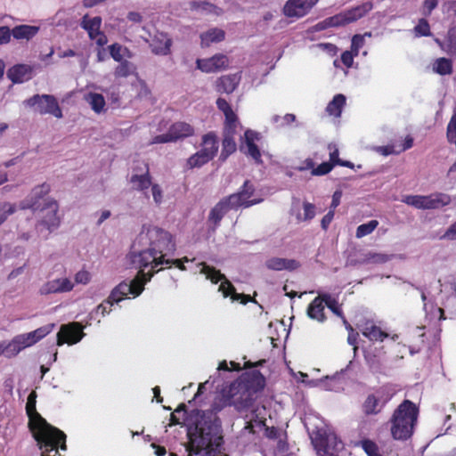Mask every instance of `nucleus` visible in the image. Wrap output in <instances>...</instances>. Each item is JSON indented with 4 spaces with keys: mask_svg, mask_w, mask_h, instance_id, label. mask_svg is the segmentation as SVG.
Instances as JSON below:
<instances>
[{
    "mask_svg": "<svg viewBox=\"0 0 456 456\" xmlns=\"http://www.w3.org/2000/svg\"><path fill=\"white\" fill-rule=\"evenodd\" d=\"M255 192V187L254 185L248 181H245L242 187L240 188V191L236 193H232V195L239 197V203L240 206L242 208H248L253 205L258 204L262 202V199H254L250 200V198L254 195Z\"/></svg>",
    "mask_w": 456,
    "mask_h": 456,
    "instance_id": "obj_20",
    "label": "nucleus"
},
{
    "mask_svg": "<svg viewBox=\"0 0 456 456\" xmlns=\"http://www.w3.org/2000/svg\"><path fill=\"white\" fill-rule=\"evenodd\" d=\"M188 455H198L202 452L208 456H220L224 451L222 422L216 413L203 411L188 430Z\"/></svg>",
    "mask_w": 456,
    "mask_h": 456,
    "instance_id": "obj_2",
    "label": "nucleus"
},
{
    "mask_svg": "<svg viewBox=\"0 0 456 456\" xmlns=\"http://www.w3.org/2000/svg\"><path fill=\"white\" fill-rule=\"evenodd\" d=\"M59 206L56 200H49L45 203L41 208L42 217L37 224V232L42 233L45 229L48 233L53 232L59 228L61 224V218L57 215Z\"/></svg>",
    "mask_w": 456,
    "mask_h": 456,
    "instance_id": "obj_10",
    "label": "nucleus"
},
{
    "mask_svg": "<svg viewBox=\"0 0 456 456\" xmlns=\"http://www.w3.org/2000/svg\"><path fill=\"white\" fill-rule=\"evenodd\" d=\"M324 300H322V295L315 297L312 303L308 305L307 315L313 320H316L320 322H324Z\"/></svg>",
    "mask_w": 456,
    "mask_h": 456,
    "instance_id": "obj_27",
    "label": "nucleus"
},
{
    "mask_svg": "<svg viewBox=\"0 0 456 456\" xmlns=\"http://www.w3.org/2000/svg\"><path fill=\"white\" fill-rule=\"evenodd\" d=\"M379 225V222L377 220H370L366 224H360L355 232L356 238H362L370 234Z\"/></svg>",
    "mask_w": 456,
    "mask_h": 456,
    "instance_id": "obj_43",
    "label": "nucleus"
},
{
    "mask_svg": "<svg viewBox=\"0 0 456 456\" xmlns=\"http://www.w3.org/2000/svg\"><path fill=\"white\" fill-rule=\"evenodd\" d=\"M364 45V36L362 35H354L352 37V44H351V51L354 53L355 56L358 55L360 49Z\"/></svg>",
    "mask_w": 456,
    "mask_h": 456,
    "instance_id": "obj_55",
    "label": "nucleus"
},
{
    "mask_svg": "<svg viewBox=\"0 0 456 456\" xmlns=\"http://www.w3.org/2000/svg\"><path fill=\"white\" fill-rule=\"evenodd\" d=\"M38 27L29 25H19L12 29V34L16 39L29 40L37 35Z\"/></svg>",
    "mask_w": 456,
    "mask_h": 456,
    "instance_id": "obj_31",
    "label": "nucleus"
},
{
    "mask_svg": "<svg viewBox=\"0 0 456 456\" xmlns=\"http://www.w3.org/2000/svg\"><path fill=\"white\" fill-rule=\"evenodd\" d=\"M240 81V76L238 73L223 76L216 80V91L221 94H232L238 86Z\"/></svg>",
    "mask_w": 456,
    "mask_h": 456,
    "instance_id": "obj_23",
    "label": "nucleus"
},
{
    "mask_svg": "<svg viewBox=\"0 0 456 456\" xmlns=\"http://www.w3.org/2000/svg\"><path fill=\"white\" fill-rule=\"evenodd\" d=\"M346 104V96L344 94H336L332 101L326 107V111L336 118L341 116L342 109Z\"/></svg>",
    "mask_w": 456,
    "mask_h": 456,
    "instance_id": "obj_33",
    "label": "nucleus"
},
{
    "mask_svg": "<svg viewBox=\"0 0 456 456\" xmlns=\"http://www.w3.org/2000/svg\"><path fill=\"white\" fill-rule=\"evenodd\" d=\"M329 150H330V163L333 164V167L335 165H338V160H340L338 157V149L336 147V145L329 144Z\"/></svg>",
    "mask_w": 456,
    "mask_h": 456,
    "instance_id": "obj_62",
    "label": "nucleus"
},
{
    "mask_svg": "<svg viewBox=\"0 0 456 456\" xmlns=\"http://www.w3.org/2000/svg\"><path fill=\"white\" fill-rule=\"evenodd\" d=\"M118 65L116 67L114 70V76L117 78L120 77H127L130 75L134 74L136 70V67L134 64L127 60L123 61H118Z\"/></svg>",
    "mask_w": 456,
    "mask_h": 456,
    "instance_id": "obj_37",
    "label": "nucleus"
},
{
    "mask_svg": "<svg viewBox=\"0 0 456 456\" xmlns=\"http://www.w3.org/2000/svg\"><path fill=\"white\" fill-rule=\"evenodd\" d=\"M16 211V205L10 202L0 204V225Z\"/></svg>",
    "mask_w": 456,
    "mask_h": 456,
    "instance_id": "obj_51",
    "label": "nucleus"
},
{
    "mask_svg": "<svg viewBox=\"0 0 456 456\" xmlns=\"http://www.w3.org/2000/svg\"><path fill=\"white\" fill-rule=\"evenodd\" d=\"M190 5L192 10L208 13L214 12L216 9L214 4L207 1L193 0L191 2Z\"/></svg>",
    "mask_w": 456,
    "mask_h": 456,
    "instance_id": "obj_48",
    "label": "nucleus"
},
{
    "mask_svg": "<svg viewBox=\"0 0 456 456\" xmlns=\"http://www.w3.org/2000/svg\"><path fill=\"white\" fill-rule=\"evenodd\" d=\"M109 51L113 60L118 62L126 61L125 58L130 59L132 57L131 51L127 47L123 46L118 43L110 45L109 46Z\"/></svg>",
    "mask_w": 456,
    "mask_h": 456,
    "instance_id": "obj_34",
    "label": "nucleus"
},
{
    "mask_svg": "<svg viewBox=\"0 0 456 456\" xmlns=\"http://www.w3.org/2000/svg\"><path fill=\"white\" fill-rule=\"evenodd\" d=\"M130 183L132 185V188L138 191H145L147 189H149L152 184L149 168L146 167V171L143 174L132 175L130 178Z\"/></svg>",
    "mask_w": 456,
    "mask_h": 456,
    "instance_id": "obj_26",
    "label": "nucleus"
},
{
    "mask_svg": "<svg viewBox=\"0 0 456 456\" xmlns=\"http://www.w3.org/2000/svg\"><path fill=\"white\" fill-rule=\"evenodd\" d=\"M235 132H224L221 157L224 159L236 151V142L233 137Z\"/></svg>",
    "mask_w": 456,
    "mask_h": 456,
    "instance_id": "obj_38",
    "label": "nucleus"
},
{
    "mask_svg": "<svg viewBox=\"0 0 456 456\" xmlns=\"http://www.w3.org/2000/svg\"><path fill=\"white\" fill-rule=\"evenodd\" d=\"M433 71L441 76L451 75L452 73V61L450 59L441 57L433 63Z\"/></svg>",
    "mask_w": 456,
    "mask_h": 456,
    "instance_id": "obj_36",
    "label": "nucleus"
},
{
    "mask_svg": "<svg viewBox=\"0 0 456 456\" xmlns=\"http://www.w3.org/2000/svg\"><path fill=\"white\" fill-rule=\"evenodd\" d=\"M416 37H429L431 36L430 26L425 18L419 20L418 24L413 28Z\"/></svg>",
    "mask_w": 456,
    "mask_h": 456,
    "instance_id": "obj_45",
    "label": "nucleus"
},
{
    "mask_svg": "<svg viewBox=\"0 0 456 456\" xmlns=\"http://www.w3.org/2000/svg\"><path fill=\"white\" fill-rule=\"evenodd\" d=\"M450 197L444 193H433L428 196L408 195L403 202L418 209H436L450 203Z\"/></svg>",
    "mask_w": 456,
    "mask_h": 456,
    "instance_id": "obj_9",
    "label": "nucleus"
},
{
    "mask_svg": "<svg viewBox=\"0 0 456 456\" xmlns=\"http://www.w3.org/2000/svg\"><path fill=\"white\" fill-rule=\"evenodd\" d=\"M227 63L228 59L225 55L216 54L208 59L197 60V68L203 72L211 73L225 67Z\"/></svg>",
    "mask_w": 456,
    "mask_h": 456,
    "instance_id": "obj_19",
    "label": "nucleus"
},
{
    "mask_svg": "<svg viewBox=\"0 0 456 456\" xmlns=\"http://www.w3.org/2000/svg\"><path fill=\"white\" fill-rule=\"evenodd\" d=\"M259 140V134L252 130H247L244 134V143L240 145V151L245 155L252 158L256 164L262 163L261 152L255 143Z\"/></svg>",
    "mask_w": 456,
    "mask_h": 456,
    "instance_id": "obj_17",
    "label": "nucleus"
},
{
    "mask_svg": "<svg viewBox=\"0 0 456 456\" xmlns=\"http://www.w3.org/2000/svg\"><path fill=\"white\" fill-rule=\"evenodd\" d=\"M175 251V243L172 241L171 234L158 226H143L127 258L132 267L139 269L137 275L130 281H122L116 286L109 297L96 308L102 315L110 312V306L120 302L128 295L139 296L144 285L151 281L155 270L162 265H175L179 269L185 270L183 262H188L187 257L182 260H170L167 258L169 253Z\"/></svg>",
    "mask_w": 456,
    "mask_h": 456,
    "instance_id": "obj_1",
    "label": "nucleus"
},
{
    "mask_svg": "<svg viewBox=\"0 0 456 456\" xmlns=\"http://www.w3.org/2000/svg\"><path fill=\"white\" fill-rule=\"evenodd\" d=\"M319 0H288L283 13L289 18H302L306 15Z\"/></svg>",
    "mask_w": 456,
    "mask_h": 456,
    "instance_id": "obj_15",
    "label": "nucleus"
},
{
    "mask_svg": "<svg viewBox=\"0 0 456 456\" xmlns=\"http://www.w3.org/2000/svg\"><path fill=\"white\" fill-rule=\"evenodd\" d=\"M194 133L193 127L185 122L173 124L167 134H159L152 138L151 144L167 143L189 137Z\"/></svg>",
    "mask_w": 456,
    "mask_h": 456,
    "instance_id": "obj_11",
    "label": "nucleus"
},
{
    "mask_svg": "<svg viewBox=\"0 0 456 456\" xmlns=\"http://www.w3.org/2000/svg\"><path fill=\"white\" fill-rule=\"evenodd\" d=\"M354 53L352 51H346L341 54V61L345 66L350 68L353 65Z\"/></svg>",
    "mask_w": 456,
    "mask_h": 456,
    "instance_id": "obj_63",
    "label": "nucleus"
},
{
    "mask_svg": "<svg viewBox=\"0 0 456 456\" xmlns=\"http://www.w3.org/2000/svg\"><path fill=\"white\" fill-rule=\"evenodd\" d=\"M362 335L371 341H383L388 337V334L381 330L380 328L372 322H367L362 329Z\"/></svg>",
    "mask_w": 456,
    "mask_h": 456,
    "instance_id": "obj_30",
    "label": "nucleus"
},
{
    "mask_svg": "<svg viewBox=\"0 0 456 456\" xmlns=\"http://www.w3.org/2000/svg\"><path fill=\"white\" fill-rule=\"evenodd\" d=\"M90 281V273L81 270L75 274V282L77 284H87Z\"/></svg>",
    "mask_w": 456,
    "mask_h": 456,
    "instance_id": "obj_59",
    "label": "nucleus"
},
{
    "mask_svg": "<svg viewBox=\"0 0 456 456\" xmlns=\"http://www.w3.org/2000/svg\"><path fill=\"white\" fill-rule=\"evenodd\" d=\"M201 150L191 155L187 165L190 168L200 167L210 161L218 151V142L216 136L213 133L205 134L202 138Z\"/></svg>",
    "mask_w": 456,
    "mask_h": 456,
    "instance_id": "obj_8",
    "label": "nucleus"
},
{
    "mask_svg": "<svg viewBox=\"0 0 456 456\" xmlns=\"http://www.w3.org/2000/svg\"><path fill=\"white\" fill-rule=\"evenodd\" d=\"M446 53L456 55V25L448 29L446 36Z\"/></svg>",
    "mask_w": 456,
    "mask_h": 456,
    "instance_id": "obj_44",
    "label": "nucleus"
},
{
    "mask_svg": "<svg viewBox=\"0 0 456 456\" xmlns=\"http://www.w3.org/2000/svg\"><path fill=\"white\" fill-rule=\"evenodd\" d=\"M386 401H365L362 404V411L366 415L377 414L385 406Z\"/></svg>",
    "mask_w": 456,
    "mask_h": 456,
    "instance_id": "obj_41",
    "label": "nucleus"
},
{
    "mask_svg": "<svg viewBox=\"0 0 456 456\" xmlns=\"http://www.w3.org/2000/svg\"><path fill=\"white\" fill-rule=\"evenodd\" d=\"M437 5L438 0H424L422 6L423 15L429 16Z\"/></svg>",
    "mask_w": 456,
    "mask_h": 456,
    "instance_id": "obj_57",
    "label": "nucleus"
},
{
    "mask_svg": "<svg viewBox=\"0 0 456 456\" xmlns=\"http://www.w3.org/2000/svg\"><path fill=\"white\" fill-rule=\"evenodd\" d=\"M419 407L411 401H403L394 411L390 419V432L395 440L410 439L419 417Z\"/></svg>",
    "mask_w": 456,
    "mask_h": 456,
    "instance_id": "obj_5",
    "label": "nucleus"
},
{
    "mask_svg": "<svg viewBox=\"0 0 456 456\" xmlns=\"http://www.w3.org/2000/svg\"><path fill=\"white\" fill-rule=\"evenodd\" d=\"M382 395L381 396H385L387 398H392L394 396H406L407 394L403 391L401 388H397L396 385L387 384L382 387Z\"/></svg>",
    "mask_w": 456,
    "mask_h": 456,
    "instance_id": "obj_49",
    "label": "nucleus"
},
{
    "mask_svg": "<svg viewBox=\"0 0 456 456\" xmlns=\"http://www.w3.org/2000/svg\"><path fill=\"white\" fill-rule=\"evenodd\" d=\"M221 371L230 372L226 361L219 363L211 386L214 387L215 399H253L265 387V378L259 370L243 372L232 381H224Z\"/></svg>",
    "mask_w": 456,
    "mask_h": 456,
    "instance_id": "obj_3",
    "label": "nucleus"
},
{
    "mask_svg": "<svg viewBox=\"0 0 456 456\" xmlns=\"http://www.w3.org/2000/svg\"><path fill=\"white\" fill-rule=\"evenodd\" d=\"M201 44L208 46L211 43L220 42L224 39V31L219 28H211L200 35Z\"/></svg>",
    "mask_w": 456,
    "mask_h": 456,
    "instance_id": "obj_35",
    "label": "nucleus"
},
{
    "mask_svg": "<svg viewBox=\"0 0 456 456\" xmlns=\"http://www.w3.org/2000/svg\"><path fill=\"white\" fill-rule=\"evenodd\" d=\"M23 104L40 115L50 114L57 118L63 116L57 99L52 94H35L25 100Z\"/></svg>",
    "mask_w": 456,
    "mask_h": 456,
    "instance_id": "obj_7",
    "label": "nucleus"
},
{
    "mask_svg": "<svg viewBox=\"0 0 456 456\" xmlns=\"http://www.w3.org/2000/svg\"><path fill=\"white\" fill-rule=\"evenodd\" d=\"M345 380L342 375L337 374L331 377L327 376L324 379L320 380V386L330 391H339L343 389Z\"/></svg>",
    "mask_w": 456,
    "mask_h": 456,
    "instance_id": "obj_32",
    "label": "nucleus"
},
{
    "mask_svg": "<svg viewBox=\"0 0 456 456\" xmlns=\"http://www.w3.org/2000/svg\"><path fill=\"white\" fill-rule=\"evenodd\" d=\"M304 216L300 214L297 215V218L298 221H309L312 220L315 216V207L314 204L309 202H304Z\"/></svg>",
    "mask_w": 456,
    "mask_h": 456,
    "instance_id": "obj_53",
    "label": "nucleus"
},
{
    "mask_svg": "<svg viewBox=\"0 0 456 456\" xmlns=\"http://www.w3.org/2000/svg\"><path fill=\"white\" fill-rule=\"evenodd\" d=\"M373 8L371 2H365L360 5L346 10L350 23L355 22L364 17Z\"/></svg>",
    "mask_w": 456,
    "mask_h": 456,
    "instance_id": "obj_29",
    "label": "nucleus"
},
{
    "mask_svg": "<svg viewBox=\"0 0 456 456\" xmlns=\"http://www.w3.org/2000/svg\"><path fill=\"white\" fill-rule=\"evenodd\" d=\"M225 116V130L224 132H235L236 125H237V116L233 112V110H230L227 113H224Z\"/></svg>",
    "mask_w": 456,
    "mask_h": 456,
    "instance_id": "obj_54",
    "label": "nucleus"
},
{
    "mask_svg": "<svg viewBox=\"0 0 456 456\" xmlns=\"http://www.w3.org/2000/svg\"><path fill=\"white\" fill-rule=\"evenodd\" d=\"M328 19L330 28L343 27L350 24L346 10Z\"/></svg>",
    "mask_w": 456,
    "mask_h": 456,
    "instance_id": "obj_47",
    "label": "nucleus"
},
{
    "mask_svg": "<svg viewBox=\"0 0 456 456\" xmlns=\"http://www.w3.org/2000/svg\"><path fill=\"white\" fill-rule=\"evenodd\" d=\"M392 258L391 256L379 253V252H369L365 255L363 263L366 264H384L388 262Z\"/></svg>",
    "mask_w": 456,
    "mask_h": 456,
    "instance_id": "obj_40",
    "label": "nucleus"
},
{
    "mask_svg": "<svg viewBox=\"0 0 456 456\" xmlns=\"http://www.w3.org/2000/svg\"><path fill=\"white\" fill-rule=\"evenodd\" d=\"M297 118L294 114L288 113L284 115L283 117H281L279 115H274L272 118V122L273 124H276L279 127H283L285 126H289L290 124L296 122Z\"/></svg>",
    "mask_w": 456,
    "mask_h": 456,
    "instance_id": "obj_50",
    "label": "nucleus"
},
{
    "mask_svg": "<svg viewBox=\"0 0 456 456\" xmlns=\"http://www.w3.org/2000/svg\"><path fill=\"white\" fill-rule=\"evenodd\" d=\"M24 348L20 342L15 336L10 343L7 345L4 344V350L2 353L4 354L6 357L11 358L17 355Z\"/></svg>",
    "mask_w": 456,
    "mask_h": 456,
    "instance_id": "obj_39",
    "label": "nucleus"
},
{
    "mask_svg": "<svg viewBox=\"0 0 456 456\" xmlns=\"http://www.w3.org/2000/svg\"><path fill=\"white\" fill-rule=\"evenodd\" d=\"M19 341L20 342L23 348L31 346L34 345L32 338H30L28 333H24L16 336Z\"/></svg>",
    "mask_w": 456,
    "mask_h": 456,
    "instance_id": "obj_64",
    "label": "nucleus"
},
{
    "mask_svg": "<svg viewBox=\"0 0 456 456\" xmlns=\"http://www.w3.org/2000/svg\"><path fill=\"white\" fill-rule=\"evenodd\" d=\"M12 35V30L8 27H0V45L7 44Z\"/></svg>",
    "mask_w": 456,
    "mask_h": 456,
    "instance_id": "obj_60",
    "label": "nucleus"
},
{
    "mask_svg": "<svg viewBox=\"0 0 456 456\" xmlns=\"http://www.w3.org/2000/svg\"><path fill=\"white\" fill-rule=\"evenodd\" d=\"M333 168V164L330 162H322L316 168H313L312 175H324L330 173Z\"/></svg>",
    "mask_w": 456,
    "mask_h": 456,
    "instance_id": "obj_56",
    "label": "nucleus"
},
{
    "mask_svg": "<svg viewBox=\"0 0 456 456\" xmlns=\"http://www.w3.org/2000/svg\"><path fill=\"white\" fill-rule=\"evenodd\" d=\"M84 336L83 328L78 322L61 325L57 334V344L58 346H61L64 343L73 345L79 342Z\"/></svg>",
    "mask_w": 456,
    "mask_h": 456,
    "instance_id": "obj_14",
    "label": "nucleus"
},
{
    "mask_svg": "<svg viewBox=\"0 0 456 456\" xmlns=\"http://www.w3.org/2000/svg\"><path fill=\"white\" fill-rule=\"evenodd\" d=\"M200 265L201 266L200 273L205 274L207 279L210 280L213 283L221 281L219 290L222 291L224 297H227L233 293L236 297L238 296L235 293V289L232 284L224 274L220 273V271L207 265L205 263H200Z\"/></svg>",
    "mask_w": 456,
    "mask_h": 456,
    "instance_id": "obj_13",
    "label": "nucleus"
},
{
    "mask_svg": "<svg viewBox=\"0 0 456 456\" xmlns=\"http://www.w3.org/2000/svg\"><path fill=\"white\" fill-rule=\"evenodd\" d=\"M361 445L368 456H381L379 453V447L375 442L364 439L361 442Z\"/></svg>",
    "mask_w": 456,
    "mask_h": 456,
    "instance_id": "obj_52",
    "label": "nucleus"
},
{
    "mask_svg": "<svg viewBox=\"0 0 456 456\" xmlns=\"http://www.w3.org/2000/svg\"><path fill=\"white\" fill-rule=\"evenodd\" d=\"M265 265L267 269L273 271H294L299 267V263L295 259L273 256L268 258Z\"/></svg>",
    "mask_w": 456,
    "mask_h": 456,
    "instance_id": "obj_21",
    "label": "nucleus"
},
{
    "mask_svg": "<svg viewBox=\"0 0 456 456\" xmlns=\"http://www.w3.org/2000/svg\"><path fill=\"white\" fill-rule=\"evenodd\" d=\"M150 46L154 54L167 55L170 53L171 39L161 33L153 37Z\"/></svg>",
    "mask_w": 456,
    "mask_h": 456,
    "instance_id": "obj_25",
    "label": "nucleus"
},
{
    "mask_svg": "<svg viewBox=\"0 0 456 456\" xmlns=\"http://www.w3.org/2000/svg\"><path fill=\"white\" fill-rule=\"evenodd\" d=\"M151 187L154 202L156 205H160L163 201V191L160 186L157 183H154L151 184Z\"/></svg>",
    "mask_w": 456,
    "mask_h": 456,
    "instance_id": "obj_58",
    "label": "nucleus"
},
{
    "mask_svg": "<svg viewBox=\"0 0 456 456\" xmlns=\"http://www.w3.org/2000/svg\"><path fill=\"white\" fill-rule=\"evenodd\" d=\"M7 77L12 83H23L31 78L32 68L26 64L14 65L8 69Z\"/></svg>",
    "mask_w": 456,
    "mask_h": 456,
    "instance_id": "obj_22",
    "label": "nucleus"
},
{
    "mask_svg": "<svg viewBox=\"0 0 456 456\" xmlns=\"http://www.w3.org/2000/svg\"><path fill=\"white\" fill-rule=\"evenodd\" d=\"M49 191L50 185L46 183L34 187L30 194L20 202V208L37 211L38 209L37 203L39 200L45 197Z\"/></svg>",
    "mask_w": 456,
    "mask_h": 456,
    "instance_id": "obj_18",
    "label": "nucleus"
},
{
    "mask_svg": "<svg viewBox=\"0 0 456 456\" xmlns=\"http://www.w3.org/2000/svg\"><path fill=\"white\" fill-rule=\"evenodd\" d=\"M84 100L90 105L91 109L97 114L104 112L105 109V99L102 94L98 93H87L84 95Z\"/></svg>",
    "mask_w": 456,
    "mask_h": 456,
    "instance_id": "obj_28",
    "label": "nucleus"
},
{
    "mask_svg": "<svg viewBox=\"0 0 456 456\" xmlns=\"http://www.w3.org/2000/svg\"><path fill=\"white\" fill-rule=\"evenodd\" d=\"M54 327V324H47L45 326L40 327L31 332H28L30 338L34 344L37 341L45 338L47 334H49Z\"/></svg>",
    "mask_w": 456,
    "mask_h": 456,
    "instance_id": "obj_46",
    "label": "nucleus"
},
{
    "mask_svg": "<svg viewBox=\"0 0 456 456\" xmlns=\"http://www.w3.org/2000/svg\"><path fill=\"white\" fill-rule=\"evenodd\" d=\"M37 401H27L28 427L41 450V456H61L58 449L66 450L67 436L63 431L53 427L37 411Z\"/></svg>",
    "mask_w": 456,
    "mask_h": 456,
    "instance_id": "obj_4",
    "label": "nucleus"
},
{
    "mask_svg": "<svg viewBox=\"0 0 456 456\" xmlns=\"http://www.w3.org/2000/svg\"><path fill=\"white\" fill-rule=\"evenodd\" d=\"M322 297L327 307L330 309L332 313L338 317H343V312L336 298L332 297L331 295L328 293L322 294Z\"/></svg>",
    "mask_w": 456,
    "mask_h": 456,
    "instance_id": "obj_42",
    "label": "nucleus"
},
{
    "mask_svg": "<svg viewBox=\"0 0 456 456\" xmlns=\"http://www.w3.org/2000/svg\"><path fill=\"white\" fill-rule=\"evenodd\" d=\"M74 283L69 278H57L45 282L39 288V294L46 296L69 292L73 289Z\"/></svg>",
    "mask_w": 456,
    "mask_h": 456,
    "instance_id": "obj_16",
    "label": "nucleus"
},
{
    "mask_svg": "<svg viewBox=\"0 0 456 456\" xmlns=\"http://www.w3.org/2000/svg\"><path fill=\"white\" fill-rule=\"evenodd\" d=\"M308 432L319 456H338V452L344 447L341 440L322 428H308Z\"/></svg>",
    "mask_w": 456,
    "mask_h": 456,
    "instance_id": "obj_6",
    "label": "nucleus"
},
{
    "mask_svg": "<svg viewBox=\"0 0 456 456\" xmlns=\"http://www.w3.org/2000/svg\"><path fill=\"white\" fill-rule=\"evenodd\" d=\"M239 208H240L239 203V197L231 194L222 199L210 210L209 220L217 225L225 214L231 210H237Z\"/></svg>",
    "mask_w": 456,
    "mask_h": 456,
    "instance_id": "obj_12",
    "label": "nucleus"
},
{
    "mask_svg": "<svg viewBox=\"0 0 456 456\" xmlns=\"http://www.w3.org/2000/svg\"><path fill=\"white\" fill-rule=\"evenodd\" d=\"M80 26L88 33L89 38L94 40L101 32L102 18L100 16L90 18L86 14L81 20Z\"/></svg>",
    "mask_w": 456,
    "mask_h": 456,
    "instance_id": "obj_24",
    "label": "nucleus"
},
{
    "mask_svg": "<svg viewBox=\"0 0 456 456\" xmlns=\"http://www.w3.org/2000/svg\"><path fill=\"white\" fill-rule=\"evenodd\" d=\"M442 240H456V221L441 236Z\"/></svg>",
    "mask_w": 456,
    "mask_h": 456,
    "instance_id": "obj_61",
    "label": "nucleus"
}]
</instances>
